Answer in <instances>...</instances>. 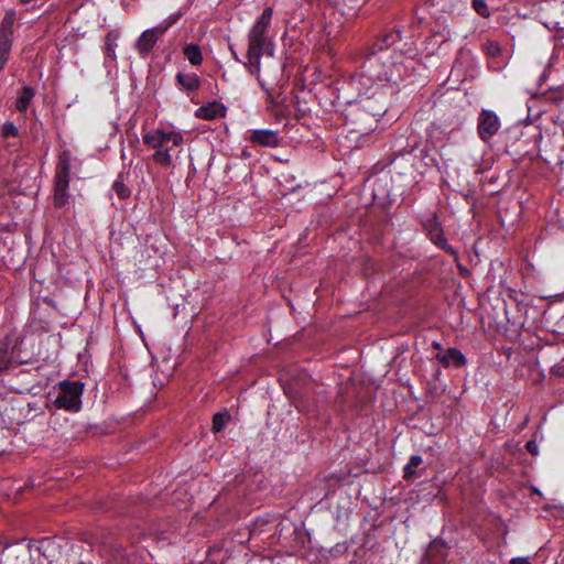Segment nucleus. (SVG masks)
Returning a JSON list of instances; mask_svg holds the SVG:
<instances>
[{
	"mask_svg": "<svg viewBox=\"0 0 564 564\" xmlns=\"http://www.w3.org/2000/svg\"><path fill=\"white\" fill-rule=\"evenodd\" d=\"M273 10L271 7L264 8L259 19L256 21L248 34V50L245 66L251 75H259L260 61L268 42V29L270 26Z\"/></svg>",
	"mask_w": 564,
	"mask_h": 564,
	"instance_id": "1",
	"label": "nucleus"
},
{
	"mask_svg": "<svg viewBox=\"0 0 564 564\" xmlns=\"http://www.w3.org/2000/svg\"><path fill=\"white\" fill-rule=\"evenodd\" d=\"M142 141L145 145L156 150L153 154V161L167 167L172 164L171 151L173 150V147L182 145L184 139L180 132H165L158 129L152 132L144 133Z\"/></svg>",
	"mask_w": 564,
	"mask_h": 564,
	"instance_id": "2",
	"label": "nucleus"
},
{
	"mask_svg": "<svg viewBox=\"0 0 564 564\" xmlns=\"http://www.w3.org/2000/svg\"><path fill=\"white\" fill-rule=\"evenodd\" d=\"M58 393L53 401L57 409H64L69 412H78L82 408V395L84 383L82 381L64 380L59 382Z\"/></svg>",
	"mask_w": 564,
	"mask_h": 564,
	"instance_id": "3",
	"label": "nucleus"
},
{
	"mask_svg": "<svg viewBox=\"0 0 564 564\" xmlns=\"http://www.w3.org/2000/svg\"><path fill=\"white\" fill-rule=\"evenodd\" d=\"M69 174H70V162L69 156L66 152H63L58 156V162L56 165V174L54 182V206L56 208H62L68 202V185H69Z\"/></svg>",
	"mask_w": 564,
	"mask_h": 564,
	"instance_id": "4",
	"label": "nucleus"
},
{
	"mask_svg": "<svg viewBox=\"0 0 564 564\" xmlns=\"http://www.w3.org/2000/svg\"><path fill=\"white\" fill-rule=\"evenodd\" d=\"M15 21V12L7 11L0 24V73L4 68L12 47L13 24Z\"/></svg>",
	"mask_w": 564,
	"mask_h": 564,
	"instance_id": "5",
	"label": "nucleus"
},
{
	"mask_svg": "<svg viewBox=\"0 0 564 564\" xmlns=\"http://www.w3.org/2000/svg\"><path fill=\"white\" fill-rule=\"evenodd\" d=\"M499 117L492 110L484 109L478 117V133L481 140H490L500 129Z\"/></svg>",
	"mask_w": 564,
	"mask_h": 564,
	"instance_id": "6",
	"label": "nucleus"
},
{
	"mask_svg": "<svg viewBox=\"0 0 564 564\" xmlns=\"http://www.w3.org/2000/svg\"><path fill=\"white\" fill-rule=\"evenodd\" d=\"M23 541H17L13 544L8 540L0 541L2 544L1 554L8 562H15L12 564H23L29 555L31 545H23Z\"/></svg>",
	"mask_w": 564,
	"mask_h": 564,
	"instance_id": "7",
	"label": "nucleus"
},
{
	"mask_svg": "<svg viewBox=\"0 0 564 564\" xmlns=\"http://www.w3.org/2000/svg\"><path fill=\"white\" fill-rule=\"evenodd\" d=\"M424 227L427 231L431 241L435 246H437L440 249L446 251L452 256H457L456 250L447 242L443 229L435 218L426 221L424 224Z\"/></svg>",
	"mask_w": 564,
	"mask_h": 564,
	"instance_id": "8",
	"label": "nucleus"
},
{
	"mask_svg": "<svg viewBox=\"0 0 564 564\" xmlns=\"http://www.w3.org/2000/svg\"><path fill=\"white\" fill-rule=\"evenodd\" d=\"M164 34V28L155 26L142 32L135 43L138 52L145 56L155 45L158 39Z\"/></svg>",
	"mask_w": 564,
	"mask_h": 564,
	"instance_id": "9",
	"label": "nucleus"
},
{
	"mask_svg": "<svg viewBox=\"0 0 564 564\" xmlns=\"http://www.w3.org/2000/svg\"><path fill=\"white\" fill-rule=\"evenodd\" d=\"M249 140L261 147L276 148L280 145L279 134L273 130H253Z\"/></svg>",
	"mask_w": 564,
	"mask_h": 564,
	"instance_id": "10",
	"label": "nucleus"
},
{
	"mask_svg": "<svg viewBox=\"0 0 564 564\" xmlns=\"http://www.w3.org/2000/svg\"><path fill=\"white\" fill-rule=\"evenodd\" d=\"M348 476V473H333L323 476V478H317V481L324 485L323 488L325 492L323 495V499L334 494L337 490V488L340 487L341 484L347 479Z\"/></svg>",
	"mask_w": 564,
	"mask_h": 564,
	"instance_id": "11",
	"label": "nucleus"
},
{
	"mask_svg": "<svg viewBox=\"0 0 564 564\" xmlns=\"http://www.w3.org/2000/svg\"><path fill=\"white\" fill-rule=\"evenodd\" d=\"M435 358L445 367H448L451 365L455 367H462L466 365V358L464 354L456 348L441 350L440 352L436 354Z\"/></svg>",
	"mask_w": 564,
	"mask_h": 564,
	"instance_id": "12",
	"label": "nucleus"
},
{
	"mask_svg": "<svg viewBox=\"0 0 564 564\" xmlns=\"http://www.w3.org/2000/svg\"><path fill=\"white\" fill-rule=\"evenodd\" d=\"M11 345V338L6 337L3 340L0 341V372L9 367L14 359H15V348H12L9 352ZM18 365H22L25 361L24 360H15Z\"/></svg>",
	"mask_w": 564,
	"mask_h": 564,
	"instance_id": "13",
	"label": "nucleus"
},
{
	"mask_svg": "<svg viewBox=\"0 0 564 564\" xmlns=\"http://www.w3.org/2000/svg\"><path fill=\"white\" fill-rule=\"evenodd\" d=\"M226 108L221 104L217 101L209 102L205 106H202L196 111V117L212 120L217 117H225Z\"/></svg>",
	"mask_w": 564,
	"mask_h": 564,
	"instance_id": "14",
	"label": "nucleus"
},
{
	"mask_svg": "<svg viewBox=\"0 0 564 564\" xmlns=\"http://www.w3.org/2000/svg\"><path fill=\"white\" fill-rule=\"evenodd\" d=\"M387 39L388 34H384L379 42L375 43L370 47L369 54L366 58V65L368 66L369 69L375 68L381 62L380 53H383L384 51L383 43L387 41Z\"/></svg>",
	"mask_w": 564,
	"mask_h": 564,
	"instance_id": "15",
	"label": "nucleus"
},
{
	"mask_svg": "<svg viewBox=\"0 0 564 564\" xmlns=\"http://www.w3.org/2000/svg\"><path fill=\"white\" fill-rule=\"evenodd\" d=\"M176 82L188 91H196L200 87V79L196 74L177 73Z\"/></svg>",
	"mask_w": 564,
	"mask_h": 564,
	"instance_id": "16",
	"label": "nucleus"
},
{
	"mask_svg": "<svg viewBox=\"0 0 564 564\" xmlns=\"http://www.w3.org/2000/svg\"><path fill=\"white\" fill-rule=\"evenodd\" d=\"M35 89L31 86H24L21 90V95L15 101V109L19 112H25L35 96Z\"/></svg>",
	"mask_w": 564,
	"mask_h": 564,
	"instance_id": "17",
	"label": "nucleus"
},
{
	"mask_svg": "<svg viewBox=\"0 0 564 564\" xmlns=\"http://www.w3.org/2000/svg\"><path fill=\"white\" fill-rule=\"evenodd\" d=\"M183 54L189 61V63L194 66H198L203 62L202 50L198 44L189 43L186 44L183 48Z\"/></svg>",
	"mask_w": 564,
	"mask_h": 564,
	"instance_id": "18",
	"label": "nucleus"
},
{
	"mask_svg": "<svg viewBox=\"0 0 564 564\" xmlns=\"http://www.w3.org/2000/svg\"><path fill=\"white\" fill-rule=\"evenodd\" d=\"M230 420L231 414L227 410L215 413L213 416V432L218 433L223 431Z\"/></svg>",
	"mask_w": 564,
	"mask_h": 564,
	"instance_id": "19",
	"label": "nucleus"
},
{
	"mask_svg": "<svg viewBox=\"0 0 564 564\" xmlns=\"http://www.w3.org/2000/svg\"><path fill=\"white\" fill-rule=\"evenodd\" d=\"M422 464V457L413 455L403 468L404 478L410 480L416 476V468Z\"/></svg>",
	"mask_w": 564,
	"mask_h": 564,
	"instance_id": "20",
	"label": "nucleus"
},
{
	"mask_svg": "<svg viewBox=\"0 0 564 564\" xmlns=\"http://www.w3.org/2000/svg\"><path fill=\"white\" fill-rule=\"evenodd\" d=\"M112 189L120 199H127L131 195V191L123 183L121 175L113 182Z\"/></svg>",
	"mask_w": 564,
	"mask_h": 564,
	"instance_id": "21",
	"label": "nucleus"
},
{
	"mask_svg": "<svg viewBox=\"0 0 564 564\" xmlns=\"http://www.w3.org/2000/svg\"><path fill=\"white\" fill-rule=\"evenodd\" d=\"M348 547L345 543H337L334 547L328 550V555H325L327 561H334L337 557L344 555L347 552Z\"/></svg>",
	"mask_w": 564,
	"mask_h": 564,
	"instance_id": "22",
	"label": "nucleus"
},
{
	"mask_svg": "<svg viewBox=\"0 0 564 564\" xmlns=\"http://www.w3.org/2000/svg\"><path fill=\"white\" fill-rule=\"evenodd\" d=\"M484 51L491 57L499 56L501 54V46L496 41H487L482 44Z\"/></svg>",
	"mask_w": 564,
	"mask_h": 564,
	"instance_id": "23",
	"label": "nucleus"
},
{
	"mask_svg": "<svg viewBox=\"0 0 564 564\" xmlns=\"http://www.w3.org/2000/svg\"><path fill=\"white\" fill-rule=\"evenodd\" d=\"M117 35H113V32H108L106 35V55L108 57L115 58V47H116Z\"/></svg>",
	"mask_w": 564,
	"mask_h": 564,
	"instance_id": "24",
	"label": "nucleus"
},
{
	"mask_svg": "<svg viewBox=\"0 0 564 564\" xmlns=\"http://www.w3.org/2000/svg\"><path fill=\"white\" fill-rule=\"evenodd\" d=\"M1 134L4 139L9 138V137H18L19 135V130L18 128L14 126L13 122H10V121H7L3 126H2V130H1Z\"/></svg>",
	"mask_w": 564,
	"mask_h": 564,
	"instance_id": "25",
	"label": "nucleus"
},
{
	"mask_svg": "<svg viewBox=\"0 0 564 564\" xmlns=\"http://www.w3.org/2000/svg\"><path fill=\"white\" fill-rule=\"evenodd\" d=\"M474 10L484 18L489 17L490 12L484 0H473Z\"/></svg>",
	"mask_w": 564,
	"mask_h": 564,
	"instance_id": "26",
	"label": "nucleus"
},
{
	"mask_svg": "<svg viewBox=\"0 0 564 564\" xmlns=\"http://www.w3.org/2000/svg\"><path fill=\"white\" fill-rule=\"evenodd\" d=\"M185 13V10H181L177 13L171 15L163 24L158 25L159 28H164V33L175 24Z\"/></svg>",
	"mask_w": 564,
	"mask_h": 564,
	"instance_id": "27",
	"label": "nucleus"
},
{
	"mask_svg": "<svg viewBox=\"0 0 564 564\" xmlns=\"http://www.w3.org/2000/svg\"><path fill=\"white\" fill-rule=\"evenodd\" d=\"M551 375L557 378H564V358L553 365L550 370Z\"/></svg>",
	"mask_w": 564,
	"mask_h": 564,
	"instance_id": "28",
	"label": "nucleus"
},
{
	"mask_svg": "<svg viewBox=\"0 0 564 564\" xmlns=\"http://www.w3.org/2000/svg\"><path fill=\"white\" fill-rule=\"evenodd\" d=\"M511 564H531L528 557H513L510 561Z\"/></svg>",
	"mask_w": 564,
	"mask_h": 564,
	"instance_id": "29",
	"label": "nucleus"
},
{
	"mask_svg": "<svg viewBox=\"0 0 564 564\" xmlns=\"http://www.w3.org/2000/svg\"><path fill=\"white\" fill-rule=\"evenodd\" d=\"M527 448H528V451L530 453L535 454L536 449H538V446H536V444L534 442L531 441V442L527 443Z\"/></svg>",
	"mask_w": 564,
	"mask_h": 564,
	"instance_id": "30",
	"label": "nucleus"
},
{
	"mask_svg": "<svg viewBox=\"0 0 564 564\" xmlns=\"http://www.w3.org/2000/svg\"><path fill=\"white\" fill-rule=\"evenodd\" d=\"M378 79H388V72L383 70L377 74Z\"/></svg>",
	"mask_w": 564,
	"mask_h": 564,
	"instance_id": "31",
	"label": "nucleus"
},
{
	"mask_svg": "<svg viewBox=\"0 0 564 564\" xmlns=\"http://www.w3.org/2000/svg\"><path fill=\"white\" fill-rule=\"evenodd\" d=\"M432 346H433V348L437 349V350H438V352H440L441 350H443V349H442V345H441L440 343H437V341H433Z\"/></svg>",
	"mask_w": 564,
	"mask_h": 564,
	"instance_id": "32",
	"label": "nucleus"
},
{
	"mask_svg": "<svg viewBox=\"0 0 564 564\" xmlns=\"http://www.w3.org/2000/svg\"><path fill=\"white\" fill-rule=\"evenodd\" d=\"M242 156L248 158V156H249V153H248L246 150H243V151H242Z\"/></svg>",
	"mask_w": 564,
	"mask_h": 564,
	"instance_id": "33",
	"label": "nucleus"
},
{
	"mask_svg": "<svg viewBox=\"0 0 564 564\" xmlns=\"http://www.w3.org/2000/svg\"><path fill=\"white\" fill-rule=\"evenodd\" d=\"M365 545H366V546H369V547H371V546H372V544H370L369 539H367V541H366Z\"/></svg>",
	"mask_w": 564,
	"mask_h": 564,
	"instance_id": "34",
	"label": "nucleus"
},
{
	"mask_svg": "<svg viewBox=\"0 0 564 564\" xmlns=\"http://www.w3.org/2000/svg\"><path fill=\"white\" fill-rule=\"evenodd\" d=\"M12 348H15V355L19 354L17 345H14Z\"/></svg>",
	"mask_w": 564,
	"mask_h": 564,
	"instance_id": "35",
	"label": "nucleus"
}]
</instances>
